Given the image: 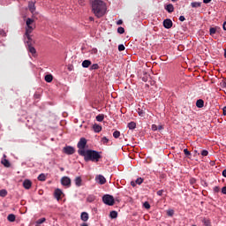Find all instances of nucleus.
I'll list each match as a JSON object with an SVG mask.
<instances>
[{"mask_svg": "<svg viewBox=\"0 0 226 226\" xmlns=\"http://www.w3.org/2000/svg\"><path fill=\"white\" fill-rule=\"evenodd\" d=\"M165 10L169 12V13H172L173 11H174V6L170 4H167L166 7H165Z\"/></svg>", "mask_w": 226, "mask_h": 226, "instance_id": "aec40b11", "label": "nucleus"}, {"mask_svg": "<svg viewBox=\"0 0 226 226\" xmlns=\"http://www.w3.org/2000/svg\"><path fill=\"white\" fill-rule=\"evenodd\" d=\"M192 226H196V224H192Z\"/></svg>", "mask_w": 226, "mask_h": 226, "instance_id": "338daca9", "label": "nucleus"}, {"mask_svg": "<svg viewBox=\"0 0 226 226\" xmlns=\"http://www.w3.org/2000/svg\"><path fill=\"white\" fill-rule=\"evenodd\" d=\"M143 207H145L146 209H150L151 208V205L148 201H145L143 203Z\"/></svg>", "mask_w": 226, "mask_h": 226, "instance_id": "2f4dec72", "label": "nucleus"}, {"mask_svg": "<svg viewBox=\"0 0 226 226\" xmlns=\"http://www.w3.org/2000/svg\"><path fill=\"white\" fill-rule=\"evenodd\" d=\"M87 144V140L85 138H81L79 139V141L77 144V147H78V154L79 155H81V152H87L85 151L86 146Z\"/></svg>", "mask_w": 226, "mask_h": 226, "instance_id": "20e7f679", "label": "nucleus"}, {"mask_svg": "<svg viewBox=\"0 0 226 226\" xmlns=\"http://www.w3.org/2000/svg\"><path fill=\"white\" fill-rule=\"evenodd\" d=\"M102 153L94 151V150H87L86 152H80V155L84 156V159L87 162H99L102 155Z\"/></svg>", "mask_w": 226, "mask_h": 226, "instance_id": "f03ea898", "label": "nucleus"}, {"mask_svg": "<svg viewBox=\"0 0 226 226\" xmlns=\"http://www.w3.org/2000/svg\"><path fill=\"white\" fill-rule=\"evenodd\" d=\"M222 177H226V170H224L222 171Z\"/></svg>", "mask_w": 226, "mask_h": 226, "instance_id": "13d9d810", "label": "nucleus"}, {"mask_svg": "<svg viewBox=\"0 0 226 226\" xmlns=\"http://www.w3.org/2000/svg\"><path fill=\"white\" fill-rule=\"evenodd\" d=\"M124 49H125V47L124 46V44L118 45V51L122 52V51H124Z\"/></svg>", "mask_w": 226, "mask_h": 226, "instance_id": "e433bc0d", "label": "nucleus"}, {"mask_svg": "<svg viewBox=\"0 0 226 226\" xmlns=\"http://www.w3.org/2000/svg\"><path fill=\"white\" fill-rule=\"evenodd\" d=\"M222 112H223V115L226 116V106H224V107L222 108Z\"/></svg>", "mask_w": 226, "mask_h": 226, "instance_id": "864d4df0", "label": "nucleus"}, {"mask_svg": "<svg viewBox=\"0 0 226 226\" xmlns=\"http://www.w3.org/2000/svg\"><path fill=\"white\" fill-rule=\"evenodd\" d=\"M99 69H100V65L98 64H94L90 66V71L99 70Z\"/></svg>", "mask_w": 226, "mask_h": 226, "instance_id": "c85d7f7f", "label": "nucleus"}, {"mask_svg": "<svg viewBox=\"0 0 226 226\" xmlns=\"http://www.w3.org/2000/svg\"><path fill=\"white\" fill-rule=\"evenodd\" d=\"M205 102L202 99H200L196 102V106L198 109H202L204 107Z\"/></svg>", "mask_w": 226, "mask_h": 226, "instance_id": "f3484780", "label": "nucleus"}, {"mask_svg": "<svg viewBox=\"0 0 226 226\" xmlns=\"http://www.w3.org/2000/svg\"><path fill=\"white\" fill-rule=\"evenodd\" d=\"M37 180L40 182H45L47 180V176L44 173H41L37 177Z\"/></svg>", "mask_w": 226, "mask_h": 226, "instance_id": "dca6fc26", "label": "nucleus"}, {"mask_svg": "<svg viewBox=\"0 0 226 226\" xmlns=\"http://www.w3.org/2000/svg\"><path fill=\"white\" fill-rule=\"evenodd\" d=\"M222 28H223L224 31H226V21L223 23Z\"/></svg>", "mask_w": 226, "mask_h": 226, "instance_id": "4d7b16f0", "label": "nucleus"}, {"mask_svg": "<svg viewBox=\"0 0 226 226\" xmlns=\"http://www.w3.org/2000/svg\"><path fill=\"white\" fill-rule=\"evenodd\" d=\"M91 8H92V12L98 19L103 17L107 11L106 4L101 0H93L91 2Z\"/></svg>", "mask_w": 226, "mask_h": 226, "instance_id": "f257e3e1", "label": "nucleus"}, {"mask_svg": "<svg viewBox=\"0 0 226 226\" xmlns=\"http://www.w3.org/2000/svg\"><path fill=\"white\" fill-rule=\"evenodd\" d=\"M80 219L83 222H87L89 220V215L87 212H82L80 215Z\"/></svg>", "mask_w": 226, "mask_h": 226, "instance_id": "f8f14e48", "label": "nucleus"}, {"mask_svg": "<svg viewBox=\"0 0 226 226\" xmlns=\"http://www.w3.org/2000/svg\"><path fill=\"white\" fill-rule=\"evenodd\" d=\"M62 195H63V191L62 190H60V189L55 190V199L56 200H60Z\"/></svg>", "mask_w": 226, "mask_h": 226, "instance_id": "9b49d317", "label": "nucleus"}, {"mask_svg": "<svg viewBox=\"0 0 226 226\" xmlns=\"http://www.w3.org/2000/svg\"><path fill=\"white\" fill-rule=\"evenodd\" d=\"M1 163H2L4 167H6V168H10V166H11L10 161L7 160V159L2 160V161H1Z\"/></svg>", "mask_w": 226, "mask_h": 226, "instance_id": "5701e85b", "label": "nucleus"}, {"mask_svg": "<svg viewBox=\"0 0 226 226\" xmlns=\"http://www.w3.org/2000/svg\"><path fill=\"white\" fill-rule=\"evenodd\" d=\"M96 121H98L99 123H102V121H103L104 119V115L103 114H100L98 116H96Z\"/></svg>", "mask_w": 226, "mask_h": 226, "instance_id": "cd10ccee", "label": "nucleus"}, {"mask_svg": "<svg viewBox=\"0 0 226 226\" xmlns=\"http://www.w3.org/2000/svg\"><path fill=\"white\" fill-rule=\"evenodd\" d=\"M23 187L26 190H29L32 187V182L29 179H26L23 182Z\"/></svg>", "mask_w": 226, "mask_h": 226, "instance_id": "9d476101", "label": "nucleus"}, {"mask_svg": "<svg viewBox=\"0 0 226 226\" xmlns=\"http://www.w3.org/2000/svg\"><path fill=\"white\" fill-rule=\"evenodd\" d=\"M93 129H94V132L99 133L102 130V127L100 124H94L93 125Z\"/></svg>", "mask_w": 226, "mask_h": 226, "instance_id": "2eb2a0df", "label": "nucleus"}, {"mask_svg": "<svg viewBox=\"0 0 226 226\" xmlns=\"http://www.w3.org/2000/svg\"><path fill=\"white\" fill-rule=\"evenodd\" d=\"M46 221H47V219H46L45 217L38 219V220L35 222L36 226H39V225L44 223Z\"/></svg>", "mask_w": 226, "mask_h": 226, "instance_id": "b1692460", "label": "nucleus"}, {"mask_svg": "<svg viewBox=\"0 0 226 226\" xmlns=\"http://www.w3.org/2000/svg\"><path fill=\"white\" fill-rule=\"evenodd\" d=\"M117 33L120 34H124V28L122 27V26H119V27L117 28Z\"/></svg>", "mask_w": 226, "mask_h": 226, "instance_id": "f704fd0d", "label": "nucleus"}, {"mask_svg": "<svg viewBox=\"0 0 226 226\" xmlns=\"http://www.w3.org/2000/svg\"><path fill=\"white\" fill-rule=\"evenodd\" d=\"M144 182L142 177H139L136 179V185H140Z\"/></svg>", "mask_w": 226, "mask_h": 226, "instance_id": "72a5a7b5", "label": "nucleus"}, {"mask_svg": "<svg viewBox=\"0 0 226 226\" xmlns=\"http://www.w3.org/2000/svg\"><path fill=\"white\" fill-rule=\"evenodd\" d=\"M102 142L104 145H106V144L109 143V139L106 138V137H103L102 139Z\"/></svg>", "mask_w": 226, "mask_h": 226, "instance_id": "58836bf2", "label": "nucleus"}, {"mask_svg": "<svg viewBox=\"0 0 226 226\" xmlns=\"http://www.w3.org/2000/svg\"><path fill=\"white\" fill-rule=\"evenodd\" d=\"M61 184H62V185H64V186H68V187H70V186H71V184H72V180H71L70 177H62V179H61Z\"/></svg>", "mask_w": 226, "mask_h": 226, "instance_id": "0eeeda50", "label": "nucleus"}, {"mask_svg": "<svg viewBox=\"0 0 226 226\" xmlns=\"http://www.w3.org/2000/svg\"><path fill=\"white\" fill-rule=\"evenodd\" d=\"M29 11L34 13L36 11L35 3L29 2L28 4Z\"/></svg>", "mask_w": 226, "mask_h": 226, "instance_id": "ddd939ff", "label": "nucleus"}, {"mask_svg": "<svg viewBox=\"0 0 226 226\" xmlns=\"http://www.w3.org/2000/svg\"><path fill=\"white\" fill-rule=\"evenodd\" d=\"M222 194H226V186L222 188Z\"/></svg>", "mask_w": 226, "mask_h": 226, "instance_id": "8fccbe9b", "label": "nucleus"}, {"mask_svg": "<svg viewBox=\"0 0 226 226\" xmlns=\"http://www.w3.org/2000/svg\"><path fill=\"white\" fill-rule=\"evenodd\" d=\"M138 113H139V115L140 117H144V116H145V112L143 111V109H139Z\"/></svg>", "mask_w": 226, "mask_h": 226, "instance_id": "79ce46f5", "label": "nucleus"}, {"mask_svg": "<svg viewBox=\"0 0 226 226\" xmlns=\"http://www.w3.org/2000/svg\"><path fill=\"white\" fill-rule=\"evenodd\" d=\"M167 215H168V216L172 217L173 215H174V211L173 210H168Z\"/></svg>", "mask_w": 226, "mask_h": 226, "instance_id": "a19ab883", "label": "nucleus"}, {"mask_svg": "<svg viewBox=\"0 0 226 226\" xmlns=\"http://www.w3.org/2000/svg\"><path fill=\"white\" fill-rule=\"evenodd\" d=\"M7 220H8L10 222H14L16 221V216H15V215L10 214V215L7 216Z\"/></svg>", "mask_w": 226, "mask_h": 226, "instance_id": "4be33fe9", "label": "nucleus"}, {"mask_svg": "<svg viewBox=\"0 0 226 226\" xmlns=\"http://www.w3.org/2000/svg\"><path fill=\"white\" fill-rule=\"evenodd\" d=\"M34 22V19H27L26 23V36L27 37V39L29 41H31V36L30 34H32V32L34 30L35 26H34L32 24Z\"/></svg>", "mask_w": 226, "mask_h": 226, "instance_id": "7ed1b4c3", "label": "nucleus"}, {"mask_svg": "<svg viewBox=\"0 0 226 226\" xmlns=\"http://www.w3.org/2000/svg\"><path fill=\"white\" fill-rule=\"evenodd\" d=\"M201 4H202L201 2H192V3L191 4L192 8H195V9L200 8Z\"/></svg>", "mask_w": 226, "mask_h": 226, "instance_id": "412c9836", "label": "nucleus"}, {"mask_svg": "<svg viewBox=\"0 0 226 226\" xmlns=\"http://www.w3.org/2000/svg\"><path fill=\"white\" fill-rule=\"evenodd\" d=\"M122 24H123V20H121V19L117 22V26H122Z\"/></svg>", "mask_w": 226, "mask_h": 226, "instance_id": "3c124183", "label": "nucleus"}, {"mask_svg": "<svg viewBox=\"0 0 226 226\" xmlns=\"http://www.w3.org/2000/svg\"><path fill=\"white\" fill-rule=\"evenodd\" d=\"M60 170H61V171H64V168H60Z\"/></svg>", "mask_w": 226, "mask_h": 226, "instance_id": "0e129e2a", "label": "nucleus"}, {"mask_svg": "<svg viewBox=\"0 0 226 226\" xmlns=\"http://www.w3.org/2000/svg\"><path fill=\"white\" fill-rule=\"evenodd\" d=\"M152 130L153 131H157L158 130V126L156 124H152Z\"/></svg>", "mask_w": 226, "mask_h": 226, "instance_id": "c03bdc74", "label": "nucleus"}, {"mask_svg": "<svg viewBox=\"0 0 226 226\" xmlns=\"http://www.w3.org/2000/svg\"><path fill=\"white\" fill-rule=\"evenodd\" d=\"M81 226H88V224H87V222H83V224H81Z\"/></svg>", "mask_w": 226, "mask_h": 226, "instance_id": "bf43d9fd", "label": "nucleus"}, {"mask_svg": "<svg viewBox=\"0 0 226 226\" xmlns=\"http://www.w3.org/2000/svg\"><path fill=\"white\" fill-rule=\"evenodd\" d=\"M164 191L163 190H160L157 192V194L159 197H162V195L163 194Z\"/></svg>", "mask_w": 226, "mask_h": 226, "instance_id": "37998d69", "label": "nucleus"}, {"mask_svg": "<svg viewBox=\"0 0 226 226\" xmlns=\"http://www.w3.org/2000/svg\"><path fill=\"white\" fill-rule=\"evenodd\" d=\"M102 201L104 204H106L108 206H114L115 198L109 194H106L102 197Z\"/></svg>", "mask_w": 226, "mask_h": 226, "instance_id": "39448f33", "label": "nucleus"}, {"mask_svg": "<svg viewBox=\"0 0 226 226\" xmlns=\"http://www.w3.org/2000/svg\"><path fill=\"white\" fill-rule=\"evenodd\" d=\"M131 185L133 186V187H135V186L137 185V184H136V182L132 181V182H131Z\"/></svg>", "mask_w": 226, "mask_h": 226, "instance_id": "5fc2aeb1", "label": "nucleus"}, {"mask_svg": "<svg viewBox=\"0 0 226 226\" xmlns=\"http://www.w3.org/2000/svg\"><path fill=\"white\" fill-rule=\"evenodd\" d=\"M172 2H176L177 0H171Z\"/></svg>", "mask_w": 226, "mask_h": 226, "instance_id": "69168bd1", "label": "nucleus"}, {"mask_svg": "<svg viewBox=\"0 0 226 226\" xmlns=\"http://www.w3.org/2000/svg\"><path fill=\"white\" fill-rule=\"evenodd\" d=\"M127 127L129 130H135L137 124L135 122H130L128 123Z\"/></svg>", "mask_w": 226, "mask_h": 226, "instance_id": "6ab92c4d", "label": "nucleus"}, {"mask_svg": "<svg viewBox=\"0 0 226 226\" xmlns=\"http://www.w3.org/2000/svg\"><path fill=\"white\" fill-rule=\"evenodd\" d=\"M202 223L204 224V226H211V221L207 218L202 219Z\"/></svg>", "mask_w": 226, "mask_h": 226, "instance_id": "393cba45", "label": "nucleus"}, {"mask_svg": "<svg viewBox=\"0 0 226 226\" xmlns=\"http://www.w3.org/2000/svg\"><path fill=\"white\" fill-rule=\"evenodd\" d=\"M184 154H185L186 156L192 155V153H190V151L188 150V148H185V149H184Z\"/></svg>", "mask_w": 226, "mask_h": 226, "instance_id": "4c0bfd02", "label": "nucleus"}, {"mask_svg": "<svg viewBox=\"0 0 226 226\" xmlns=\"http://www.w3.org/2000/svg\"><path fill=\"white\" fill-rule=\"evenodd\" d=\"M95 180L99 183V185H104L106 183V178L102 175H99L95 177Z\"/></svg>", "mask_w": 226, "mask_h": 226, "instance_id": "1a4fd4ad", "label": "nucleus"}, {"mask_svg": "<svg viewBox=\"0 0 226 226\" xmlns=\"http://www.w3.org/2000/svg\"><path fill=\"white\" fill-rule=\"evenodd\" d=\"M163 129H164L163 125H158L157 126V130H159V131L163 130Z\"/></svg>", "mask_w": 226, "mask_h": 226, "instance_id": "09e8293b", "label": "nucleus"}, {"mask_svg": "<svg viewBox=\"0 0 226 226\" xmlns=\"http://www.w3.org/2000/svg\"><path fill=\"white\" fill-rule=\"evenodd\" d=\"M212 0H203L204 4H209Z\"/></svg>", "mask_w": 226, "mask_h": 226, "instance_id": "6e6d98bb", "label": "nucleus"}, {"mask_svg": "<svg viewBox=\"0 0 226 226\" xmlns=\"http://www.w3.org/2000/svg\"><path fill=\"white\" fill-rule=\"evenodd\" d=\"M92 62L90 60H85L82 62V67L83 68H88L89 66H91Z\"/></svg>", "mask_w": 226, "mask_h": 226, "instance_id": "a211bd4d", "label": "nucleus"}, {"mask_svg": "<svg viewBox=\"0 0 226 226\" xmlns=\"http://www.w3.org/2000/svg\"><path fill=\"white\" fill-rule=\"evenodd\" d=\"M200 154H201V155H203V156H207V155L209 154V152L207 151V150H202Z\"/></svg>", "mask_w": 226, "mask_h": 226, "instance_id": "ea45409f", "label": "nucleus"}, {"mask_svg": "<svg viewBox=\"0 0 226 226\" xmlns=\"http://www.w3.org/2000/svg\"><path fill=\"white\" fill-rule=\"evenodd\" d=\"M109 217H110L111 219H117V211H111V212L109 213Z\"/></svg>", "mask_w": 226, "mask_h": 226, "instance_id": "bb28decb", "label": "nucleus"}, {"mask_svg": "<svg viewBox=\"0 0 226 226\" xmlns=\"http://www.w3.org/2000/svg\"><path fill=\"white\" fill-rule=\"evenodd\" d=\"M223 87H226V80L223 82Z\"/></svg>", "mask_w": 226, "mask_h": 226, "instance_id": "e2e57ef3", "label": "nucleus"}, {"mask_svg": "<svg viewBox=\"0 0 226 226\" xmlns=\"http://www.w3.org/2000/svg\"><path fill=\"white\" fill-rule=\"evenodd\" d=\"M0 35L6 36V33L4 30H2L0 31Z\"/></svg>", "mask_w": 226, "mask_h": 226, "instance_id": "49530a36", "label": "nucleus"}, {"mask_svg": "<svg viewBox=\"0 0 226 226\" xmlns=\"http://www.w3.org/2000/svg\"><path fill=\"white\" fill-rule=\"evenodd\" d=\"M44 79L47 81V82H51L53 80V76L51 74L49 75H46Z\"/></svg>", "mask_w": 226, "mask_h": 226, "instance_id": "7c9ffc66", "label": "nucleus"}, {"mask_svg": "<svg viewBox=\"0 0 226 226\" xmlns=\"http://www.w3.org/2000/svg\"><path fill=\"white\" fill-rule=\"evenodd\" d=\"M63 151L64 154L71 155L75 153V148L72 146H65L64 147Z\"/></svg>", "mask_w": 226, "mask_h": 226, "instance_id": "423d86ee", "label": "nucleus"}, {"mask_svg": "<svg viewBox=\"0 0 226 226\" xmlns=\"http://www.w3.org/2000/svg\"><path fill=\"white\" fill-rule=\"evenodd\" d=\"M224 57L226 58V49H224Z\"/></svg>", "mask_w": 226, "mask_h": 226, "instance_id": "680f3d73", "label": "nucleus"}, {"mask_svg": "<svg viewBox=\"0 0 226 226\" xmlns=\"http://www.w3.org/2000/svg\"><path fill=\"white\" fill-rule=\"evenodd\" d=\"M89 19H90V21H94V19L92 17H90Z\"/></svg>", "mask_w": 226, "mask_h": 226, "instance_id": "052dcab7", "label": "nucleus"}, {"mask_svg": "<svg viewBox=\"0 0 226 226\" xmlns=\"http://www.w3.org/2000/svg\"><path fill=\"white\" fill-rule=\"evenodd\" d=\"M34 98L35 99H40L41 98V94H34Z\"/></svg>", "mask_w": 226, "mask_h": 226, "instance_id": "de8ad7c7", "label": "nucleus"}, {"mask_svg": "<svg viewBox=\"0 0 226 226\" xmlns=\"http://www.w3.org/2000/svg\"><path fill=\"white\" fill-rule=\"evenodd\" d=\"M216 31H217L216 27H210L209 29L210 35L213 36L214 34H215Z\"/></svg>", "mask_w": 226, "mask_h": 226, "instance_id": "c756f323", "label": "nucleus"}, {"mask_svg": "<svg viewBox=\"0 0 226 226\" xmlns=\"http://www.w3.org/2000/svg\"><path fill=\"white\" fill-rule=\"evenodd\" d=\"M28 50L33 56L36 54V49L31 45H28Z\"/></svg>", "mask_w": 226, "mask_h": 226, "instance_id": "a878e982", "label": "nucleus"}, {"mask_svg": "<svg viewBox=\"0 0 226 226\" xmlns=\"http://www.w3.org/2000/svg\"><path fill=\"white\" fill-rule=\"evenodd\" d=\"M119 136H120V132L119 131H116V132H113V137L115 139L119 138Z\"/></svg>", "mask_w": 226, "mask_h": 226, "instance_id": "c9c22d12", "label": "nucleus"}, {"mask_svg": "<svg viewBox=\"0 0 226 226\" xmlns=\"http://www.w3.org/2000/svg\"><path fill=\"white\" fill-rule=\"evenodd\" d=\"M214 191H215V192H220V187L215 186V187L214 188Z\"/></svg>", "mask_w": 226, "mask_h": 226, "instance_id": "a18cd8bd", "label": "nucleus"}, {"mask_svg": "<svg viewBox=\"0 0 226 226\" xmlns=\"http://www.w3.org/2000/svg\"><path fill=\"white\" fill-rule=\"evenodd\" d=\"M179 20L183 22L185 20V18L184 16H180Z\"/></svg>", "mask_w": 226, "mask_h": 226, "instance_id": "603ef678", "label": "nucleus"}, {"mask_svg": "<svg viewBox=\"0 0 226 226\" xmlns=\"http://www.w3.org/2000/svg\"><path fill=\"white\" fill-rule=\"evenodd\" d=\"M7 194H8V192L6 190L0 191V197H6Z\"/></svg>", "mask_w": 226, "mask_h": 226, "instance_id": "473e14b6", "label": "nucleus"}, {"mask_svg": "<svg viewBox=\"0 0 226 226\" xmlns=\"http://www.w3.org/2000/svg\"><path fill=\"white\" fill-rule=\"evenodd\" d=\"M162 24H163V27L165 29H171L172 26H173V23H172L171 19H165V20H163Z\"/></svg>", "mask_w": 226, "mask_h": 226, "instance_id": "6e6552de", "label": "nucleus"}, {"mask_svg": "<svg viewBox=\"0 0 226 226\" xmlns=\"http://www.w3.org/2000/svg\"><path fill=\"white\" fill-rule=\"evenodd\" d=\"M76 186L80 187L82 185V178L80 177H76L74 179Z\"/></svg>", "mask_w": 226, "mask_h": 226, "instance_id": "4468645a", "label": "nucleus"}]
</instances>
